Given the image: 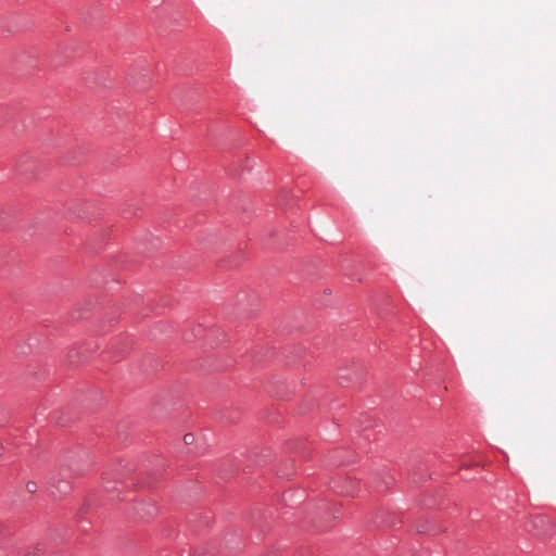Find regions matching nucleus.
Listing matches in <instances>:
<instances>
[{
	"label": "nucleus",
	"mask_w": 556,
	"mask_h": 556,
	"mask_svg": "<svg viewBox=\"0 0 556 556\" xmlns=\"http://www.w3.org/2000/svg\"><path fill=\"white\" fill-rule=\"evenodd\" d=\"M24 556H37L36 548H28L27 551H25Z\"/></svg>",
	"instance_id": "3"
},
{
	"label": "nucleus",
	"mask_w": 556,
	"mask_h": 556,
	"mask_svg": "<svg viewBox=\"0 0 556 556\" xmlns=\"http://www.w3.org/2000/svg\"><path fill=\"white\" fill-rule=\"evenodd\" d=\"M193 440H194V437L191 433H187V434L184 435V441H185L186 444L193 443Z\"/></svg>",
	"instance_id": "2"
},
{
	"label": "nucleus",
	"mask_w": 556,
	"mask_h": 556,
	"mask_svg": "<svg viewBox=\"0 0 556 556\" xmlns=\"http://www.w3.org/2000/svg\"><path fill=\"white\" fill-rule=\"evenodd\" d=\"M26 490L29 492V493H35L37 491V484L33 481H29L27 482L26 484Z\"/></svg>",
	"instance_id": "1"
}]
</instances>
